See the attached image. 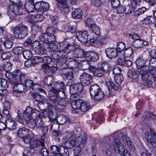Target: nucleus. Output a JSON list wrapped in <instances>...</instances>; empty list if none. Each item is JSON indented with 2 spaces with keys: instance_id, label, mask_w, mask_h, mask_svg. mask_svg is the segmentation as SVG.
Returning a JSON list of instances; mask_svg holds the SVG:
<instances>
[{
  "instance_id": "412c9836",
  "label": "nucleus",
  "mask_w": 156,
  "mask_h": 156,
  "mask_svg": "<svg viewBox=\"0 0 156 156\" xmlns=\"http://www.w3.org/2000/svg\"><path fill=\"white\" fill-rule=\"evenodd\" d=\"M147 141L154 147H156V133L155 132H152L146 136Z\"/></svg>"
},
{
  "instance_id": "680f3d73",
  "label": "nucleus",
  "mask_w": 156,
  "mask_h": 156,
  "mask_svg": "<svg viewBox=\"0 0 156 156\" xmlns=\"http://www.w3.org/2000/svg\"><path fill=\"white\" fill-rule=\"evenodd\" d=\"M111 6L114 9L118 8L120 5L119 0H111Z\"/></svg>"
},
{
  "instance_id": "423d86ee",
  "label": "nucleus",
  "mask_w": 156,
  "mask_h": 156,
  "mask_svg": "<svg viewBox=\"0 0 156 156\" xmlns=\"http://www.w3.org/2000/svg\"><path fill=\"white\" fill-rule=\"evenodd\" d=\"M28 27L23 24H20L14 27L13 32L15 37L19 39H23L27 36Z\"/></svg>"
},
{
  "instance_id": "58836bf2",
  "label": "nucleus",
  "mask_w": 156,
  "mask_h": 156,
  "mask_svg": "<svg viewBox=\"0 0 156 156\" xmlns=\"http://www.w3.org/2000/svg\"><path fill=\"white\" fill-rule=\"evenodd\" d=\"M146 62V60L142 58H139L136 61V64L137 67L138 68H143L145 66H144Z\"/></svg>"
},
{
  "instance_id": "c03bdc74",
  "label": "nucleus",
  "mask_w": 156,
  "mask_h": 156,
  "mask_svg": "<svg viewBox=\"0 0 156 156\" xmlns=\"http://www.w3.org/2000/svg\"><path fill=\"white\" fill-rule=\"evenodd\" d=\"M43 83L48 86H51L53 83V78L51 76H46L43 80Z\"/></svg>"
},
{
  "instance_id": "f704fd0d",
  "label": "nucleus",
  "mask_w": 156,
  "mask_h": 156,
  "mask_svg": "<svg viewBox=\"0 0 156 156\" xmlns=\"http://www.w3.org/2000/svg\"><path fill=\"white\" fill-rule=\"evenodd\" d=\"M68 103V101L65 99L59 98L58 99L57 102L55 104V106L64 108L66 107Z\"/></svg>"
},
{
  "instance_id": "1a4fd4ad",
  "label": "nucleus",
  "mask_w": 156,
  "mask_h": 156,
  "mask_svg": "<svg viewBox=\"0 0 156 156\" xmlns=\"http://www.w3.org/2000/svg\"><path fill=\"white\" fill-rule=\"evenodd\" d=\"M30 95L36 101H39V105L41 106L44 105L45 108L48 107H52V105L49 104L47 100L44 99V98L43 96L40 95L38 93L30 94Z\"/></svg>"
},
{
  "instance_id": "39448f33",
  "label": "nucleus",
  "mask_w": 156,
  "mask_h": 156,
  "mask_svg": "<svg viewBox=\"0 0 156 156\" xmlns=\"http://www.w3.org/2000/svg\"><path fill=\"white\" fill-rule=\"evenodd\" d=\"M90 96L94 100L99 101L103 99L105 94L97 84L92 85L89 88Z\"/></svg>"
},
{
  "instance_id": "c85d7f7f",
  "label": "nucleus",
  "mask_w": 156,
  "mask_h": 156,
  "mask_svg": "<svg viewBox=\"0 0 156 156\" xmlns=\"http://www.w3.org/2000/svg\"><path fill=\"white\" fill-rule=\"evenodd\" d=\"M147 44V42L142 40H135L132 42L133 47L136 48H140L144 47Z\"/></svg>"
},
{
  "instance_id": "3c124183",
  "label": "nucleus",
  "mask_w": 156,
  "mask_h": 156,
  "mask_svg": "<svg viewBox=\"0 0 156 156\" xmlns=\"http://www.w3.org/2000/svg\"><path fill=\"white\" fill-rule=\"evenodd\" d=\"M58 60L62 63H64L63 65L65 63L66 64L69 61H70V62H72L73 61V62L72 58H69L68 59L65 55H63L62 54H61V56L60 57Z\"/></svg>"
},
{
  "instance_id": "f8f14e48",
  "label": "nucleus",
  "mask_w": 156,
  "mask_h": 156,
  "mask_svg": "<svg viewBox=\"0 0 156 156\" xmlns=\"http://www.w3.org/2000/svg\"><path fill=\"white\" fill-rule=\"evenodd\" d=\"M80 82L82 85L83 84L88 85L92 81V77L90 75L83 73L80 76Z\"/></svg>"
},
{
  "instance_id": "4c0bfd02",
  "label": "nucleus",
  "mask_w": 156,
  "mask_h": 156,
  "mask_svg": "<svg viewBox=\"0 0 156 156\" xmlns=\"http://www.w3.org/2000/svg\"><path fill=\"white\" fill-rule=\"evenodd\" d=\"M40 153L42 156H49V152L47 149L45 147L44 143L42 142L41 145L40 146Z\"/></svg>"
},
{
  "instance_id": "603ef678",
  "label": "nucleus",
  "mask_w": 156,
  "mask_h": 156,
  "mask_svg": "<svg viewBox=\"0 0 156 156\" xmlns=\"http://www.w3.org/2000/svg\"><path fill=\"white\" fill-rule=\"evenodd\" d=\"M91 30L96 35H99L101 34L100 29L99 27L95 24L93 25L90 28Z\"/></svg>"
},
{
  "instance_id": "052dcab7",
  "label": "nucleus",
  "mask_w": 156,
  "mask_h": 156,
  "mask_svg": "<svg viewBox=\"0 0 156 156\" xmlns=\"http://www.w3.org/2000/svg\"><path fill=\"white\" fill-rule=\"evenodd\" d=\"M63 54L61 52L57 50L55 51L54 53L52 55V57L53 59L55 60H59L60 57L61 56V54Z\"/></svg>"
},
{
  "instance_id": "72a5a7b5",
  "label": "nucleus",
  "mask_w": 156,
  "mask_h": 156,
  "mask_svg": "<svg viewBox=\"0 0 156 156\" xmlns=\"http://www.w3.org/2000/svg\"><path fill=\"white\" fill-rule=\"evenodd\" d=\"M58 153L59 154H64L65 156H69V153L68 149L65 147L63 145H60L58 146Z\"/></svg>"
},
{
  "instance_id": "f257e3e1",
  "label": "nucleus",
  "mask_w": 156,
  "mask_h": 156,
  "mask_svg": "<svg viewBox=\"0 0 156 156\" xmlns=\"http://www.w3.org/2000/svg\"><path fill=\"white\" fill-rule=\"evenodd\" d=\"M117 133H115L111 135V137L114 139V144L112 143L108 144L105 147V151L107 153L108 152H111L112 150H114L115 151L118 150L119 154L121 156H130L127 150L125 149L122 144L120 142L119 139H114V136L116 135Z\"/></svg>"
},
{
  "instance_id": "b1692460",
  "label": "nucleus",
  "mask_w": 156,
  "mask_h": 156,
  "mask_svg": "<svg viewBox=\"0 0 156 156\" xmlns=\"http://www.w3.org/2000/svg\"><path fill=\"white\" fill-rule=\"evenodd\" d=\"M24 7L25 9L28 12H31L34 11L35 4L33 0H26Z\"/></svg>"
},
{
  "instance_id": "c756f323",
  "label": "nucleus",
  "mask_w": 156,
  "mask_h": 156,
  "mask_svg": "<svg viewBox=\"0 0 156 156\" xmlns=\"http://www.w3.org/2000/svg\"><path fill=\"white\" fill-rule=\"evenodd\" d=\"M54 88L52 90L56 92L63 90L65 88V84L62 82H56L54 85Z\"/></svg>"
},
{
  "instance_id": "79ce46f5",
  "label": "nucleus",
  "mask_w": 156,
  "mask_h": 156,
  "mask_svg": "<svg viewBox=\"0 0 156 156\" xmlns=\"http://www.w3.org/2000/svg\"><path fill=\"white\" fill-rule=\"evenodd\" d=\"M91 107V105L89 102H84L82 101L80 109L83 112H86Z\"/></svg>"
},
{
  "instance_id": "f3484780",
  "label": "nucleus",
  "mask_w": 156,
  "mask_h": 156,
  "mask_svg": "<svg viewBox=\"0 0 156 156\" xmlns=\"http://www.w3.org/2000/svg\"><path fill=\"white\" fill-rule=\"evenodd\" d=\"M76 38L82 43H85L89 41H87L88 32L85 30L83 32H76Z\"/></svg>"
},
{
  "instance_id": "49530a36",
  "label": "nucleus",
  "mask_w": 156,
  "mask_h": 156,
  "mask_svg": "<svg viewBox=\"0 0 156 156\" xmlns=\"http://www.w3.org/2000/svg\"><path fill=\"white\" fill-rule=\"evenodd\" d=\"M30 111L29 108H26L23 113V118L26 122L28 121L29 119L32 118L31 112H30Z\"/></svg>"
},
{
  "instance_id": "69168bd1",
  "label": "nucleus",
  "mask_w": 156,
  "mask_h": 156,
  "mask_svg": "<svg viewBox=\"0 0 156 156\" xmlns=\"http://www.w3.org/2000/svg\"><path fill=\"white\" fill-rule=\"evenodd\" d=\"M32 139L31 135L29 134H27V136L22 137V140L23 142L25 144L28 145Z\"/></svg>"
},
{
  "instance_id": "e433bc0d",
  "label": "nucleus",
  "mask_w": 156,
  "mask_h": 156,
  "mask_svg": "<svg viewBox=\"0 0 156 156\" xmlns=\"http://www.w3.org/2000/svg\"><path fill=\"white\" fill-rule=\"evenodd\" d=\"M42 62V58L40 56H35L33 59H32L31 60H28L26 61L25 63V65L26 66V65H28L29 63L35 64L41 62Z\"/></svg>"
},
{
  "instance_id": "a19ab883",
  "label": "nucleus",
  "mask_w": 156,
  "mask_h": 156,
  "mask_svg": "<svg viewBox=\"0 0 156 156\" xmlns=\"http://www.w3.org/2000/svg\"><path fill=\"white\" fill-rule=\"evenodd\" d=\"M82 102V101L80 100L73 101L71 103L72 108L74 109H80Z\"/></svg>"
},
{
  "instance_id": "e2e57ef3",
  "label": "nucleus",
  "mask_w": 156,
  "mask_h": 156,
  "mask_svg": "<svg viewBox=\"0 0 156 156\" xmlns=\"http://www.w3.org/2000/svg\"><path fill=\"white\" fill-rule=\"evenodd\" d=\"M41 6H42V1L37 2L35 4V9L37 11L43 12V9Z\"/></svg>"
},
{
  "instance_id": "774afa93",
  "label": "nucleus",
  "mask_w": 156,
  "mask_h": 156,
  "mask_svg": "<svg viewBox=\"0 0 156 156\" xmlns=\"http://www.w3.org/2000/svg\"><path fill=\"white\" fill-rule=\"evenodd\" d=\"M3 69L6 72L9 71L11 69L12 66L11 64L9 62L5 63L2 65Z\"/></svg>"
},
{
  "instance_id": "4d7b16f0",
  "label": "nucleus",
  "mask_w": 156,
  "mask_h": 156,
  "mask_svg": "<svg viewBox=\"0 0 156 156\" xmlns=\"http://www.w3.org/2000/svg\"><path fill=\"white\" fill-rule=\"evenodd\" d=\"M22 54L24 58L30 59L32 56L31 51L30 50H26L23 51Z\"/></svg>"
},
{
  "instance_id": "393cba45",
  "label": "nucleus",
  "mask_w": 156,
  "mask_h": 156,
  "mask_svg": "<svg viewBox=\"0 0 156 156\" xmlns=\"http://www.w3.org/2000/svg\"><path fill=\"white\" fill-rule=\"evenodd\" d=\"M52 62L50 63V65H46L45 68V72L48 76H51L52 74L57 70V68L55 66H52Z\"/></svg>"
},
{
  "instance_id": "9d476101",
  "label": "nucleus",
  "mask_w": 156,
  "mask_h": 156,
  "mask_svg": "<svg viewBox=\"0 0 156 156\" xmlns=\"http://www.w3.org/2000/svg\"><path fill=\"white\" fill-rule=\"evenodd\" d=\"M41 106L44 108L42 109H40L41 110L43 111V112H42L43 116L44 117H45L47 116H48V117L50 118V121L51 122V124L49 125V126L50 127V129H53V127L55 128V126H58V125L56 123H55V120H53V118L51 116V115L48 114V113H49L50 114H51L53 115V113L51 111L50 113H48L47 111H45V110L47 109L48 108L49 109L50 108H52L53 106L52 107H48L46 109L45 108L44 105Z\"/></svg>"
},
{
  "instance_id": "20e7f679",
  "label": "nucleus",
  "mask_w": 156,
  "mask_h": 156,
  "mask_svg": "<svg viewBox=\"0 0 156 156\" xmlns=\"http://www.w3.org/2000/svg\"><path fill=\"white\" fill-rule=\"evenodd\" d=\"M114 78L115 83L111 79H109L105 83L109 91L111 90L110 89L111 88L115 90L120 88L121 87L120 84L123 80L122 76L119 73L115 74L114 76Z\"/></svg>"
},
{
  "instance_id": "c9c22d12",
  "label": "nucleus",
  "mask_w": 156,
  "mask_h": 156,
  "mask_svg": "<svg viewBox=\"0 0 156 156\" xmlns=\"http://www.w3.org/2000/svg\"><path fill=\"white\" fill-rule=\"evenodd\" d=\"M128 76L131 79H136L139 75V71L137 70H129L127 73Z\"/></svg>"
},
{
  "instance_id": "0eeeda50",
  "label": "nucleus",
  "mask_w": 156,
  "mask_h": 156,
  "mask_svg": "<svg viewBox=\"0 0 156 156\" xmlns=\"http://www.w3.org/2000/svg\"><path fill=\"white\" fill-rule=\"evenodd\" d=\"M47 44L45 43L41 44L39 41H35L32 44V48L36 54L42 55L46 53Z\"/></svg>"
},
{
  "instance_id": "9b49d317",
  "label": "nucleus",
  "mask_w": 156,
  "mask_h": 156,
  "mask_svg": "<svg viewBox=\"0 0 156 156\" xmlns=\"http://www.w3.org/2000/svg\"><path fill=\"white\" fill-rule=\"evenodd\" d=\"M59 72L64 80H70L73 78V72L69 68H63L60 70Z\"/></svg>"
},
{
  "instance_id": "7c9ffc66",
  "label": "nucleus",
  "mask_w": 156,
  "mask_h": 156,
  "mask_svg": "<svg viewBox=\"0 0 156 156\" xmlns=\"http://www.w3.org/2000/svg\"><path fill=\"white\" fill-rule=\"evenodd\" d=\"M26 86L21 83H15L13 87V90L17 93H21L25 91Z\"/></svg>"
},
{
  "instance_id": "4be33fe9",
  "label": "nucleus",
  "mask_w": 156,
  "mask_h": 156,
  "mask_svg": "<svg viewBox=\"0 0 156 156\" xmlns=\"http://www.w3.org/2000/svg\"><path fill=\"white\" fill-rule=\"evenodd\" d=\"M57 5L59 9L63 10L66 13L69 12V8L66 4V0H56Z\"/></svg>"
},
{
  "instance_id": "6ab92c4d",
  "label": "nucleus",
  "mask_w": 156,
  "mask_h": 156,
  "mask_svg": "<svg viewBox=\"0 0 156 156\" xmlns=\"http://www.w3.org/2000/svg\"><path fill=\"white\" fill-rule=\"evenodd\" d=\"M105 53L107 56L110 59L116 57L118 55V52L116 48H109L105 50Z\"/></svg>"
},
{
  "instance_id": "5701e85b",
  "label": "nucleus",
  "mask_w": 156,
  "mask_h": 156,
  "mask_svg": "<svg viewBox=\"0 0 156 156\" xmlns=\"http://www.w3.org/2000/svg\"><path fill=\"white\" fill-rule=\"evenodd\" d=\"M83 51L80 48H75L73 50H70L69 53L73 55V57L83 58Z\"/></svg>"
},
{
  "instance_id": "a18cd8bd",
  "label": "nucleus",
  "mask_w": 156,
  "mask_h": 156,
  "mask_svg": "<svg viewBox=\"0 0 156 156\" xmlns=\"http://www.w3.org/2000/svg\"><path fill=\"white\" fill-rule=\"evenodd\" d=\"M47 48L50 51H59V45H57L54 43L52 42L48 44Z\"/></svg>"
},
{
  "instance_id": "a878e982",
  "label": "nucleus",
  "mask_w": 156,
  "mask_h": 156,
  "mask_svg": "<svg viewBox=\"0 0 156 156\" xmlns=\"http://www.w3.org/2000/svg\"><path fill=\"white\" fill-rule=\"evenodd\" d=\"M48 94L49 100L51 101L53 105L55 106V103L59 98L57 96V93L51 90L49 91Z\"/></svg>"
},
{
  "instance_id": "37998d69",
  "label": "nucleus",
  "mask_w": 156,
  "mask_h": 156,
  "mask_svg": "<svg viewBox=\"0 0 156 156\" xmlns=\"http://www.w3.org/2000/svg\"><path fill=\"white\" fill-rule=\"evenodd\" d=\"M29 108L31 110L30 112L32 119H37L38 117H39V116L41 114L39 110L35 108L32 109L31 107Z\"/></svg>"
},
{
  "instance_id": "0e129e2a",
  "label": "nucleus",
  "mask_w": 156,
  "mask_h": 156,
  "mask_svg": "<svg viewBox=\"0 0 156 156\" xmlns=\"http://www.w3.org/2000/svg\"><path fill=\"white\" fill-rule=\"evenodd\" d=\"M125 48V45L122 42H118L117 44V51L119 52H122L124 50Z\"/></svg>"
},
{
  "instance_id": "de8ad7c7",
  "label": "nucleus",
  "mask_w": 156,
  "mask_h": 156,
  "mask_svg": "<svg viewBox=\"0 0 156 156\" xmlns=\"http://www.w3.org/2000/svg\"><path fill=\"white\" fill-rule=\"evenodd\" d=\"M40 142L39 140L32 138L29 145L30 148H35L36 147L37 148L39 146Z\"/></svg>"
},
{
  "instance_id": "aec40b11",
  "label": "nucleus",
  "mask_w": 156,
  "mask_h": 156,
  "mask_svg": "<svg viewBox=\"0 0 156 156\" xmlns=\"http://www.w3.org/2000/svg\"><path fill=\"white\" fill-rule=\"evenodd\" d=\"M53 120H55V123H56L58 125V126H55V128H53V130H55L56 127H59V124L63 125L65 124L67 120V118L65 115L61 114L57 116L56 120L53 118Z\"/></svg>"
},
{
  "instance_id": "338daca9",
  "label": "nucleus",
  "mask_w": 156,
  "mask_h": 156,
  "mask_svg": "<svg viewBox=\"0 0 156 156\" xmlns=\"http://www.w3.org/2000/svg\"><path fill=\"white\" fill-rule=\"evenodd\" d=\"M99 59V55L94 51H92V54L90 61L92 62H95Z\"/></svg>"
},
{
  "instance_id": "09e8293b",
  "label": "nucleus",
  "mask_w": 156,
  "mask_h": 156,
  "mask_svg": "<svg viewBox=\"0 0 156 156\" xmlns=\"http://www.w3.org/2000/svg\"><path fill=\"white\" fill-rule=\"evenodd\" d=\"M101 68L105 72L108 73L110 72L112 70L111 65L108 63L103 62L101 65Z\"/></svg>"
},
{
  "instance_id": "4468645a",
  "label": "nucleus",
  "mask_w": 156,
  "mask_h": 156,
  "mask_svg": "<svg viewBox=\"0 0 156 156\" xmlns=\"http://www.w3.org/2000/svg\"><path fill=\"white\" fill-rule=\"evenodd\" d=\"M71 46V44L67 41L60 42L59 44V51L63 54L69 53L70 51L68 49Z\"/></svg>"
},
{
  "instance_id": "7ed1b4c3",
  "label": "nucleus",
  "mask_w": 156,
  "mask_h": 156,
  "mask_svg": "<svg viewBox=\"0 0 156 156\" xmlns=\"http://www.w3.org/2000/svg\"><path fill=\"white\" fill-rule=\"evenodd\" d=\"M87 140V135L83 133L82 136L77 137L75 139L66 141L65 143V146L68 149L73 148L76 145H83L86 144Z\"/></svg>"
},
{
  "instance_id": "bb28decb",
  "label": "nucleus",
  "mask_w": 156,
  "mask_h": 156,
  "mask_svg": "<svg viewBox=\"0 0 156 156\" xmlns=\"http://www.w3.org/2000/svg\"><path fill=\"white\" fill-rule=\"evenodd\" d=\"M90 69L93 72L94 75L99 77L102 76L105 74L104 71L101 68H95L94 67H91Z\"/></svg>"
},
{
  "instance_id": "6e6d98bb",
  "label": "nucleus",
  "mask_w": 156,
  "mask_h": 156,
  "mask_svg": "<svg viewBox=\"0 0 156 156\" xmlns=\"http://www.w3.org/2000/svg\"><path fill=\"white\" fill-rule=\"evenodd\" d=\"M79 64L81 65V67L85 69H88L90 67L89 62H87V61H81L79 62Z\"/></svg>"
},
{
  "instance_id": "ddd939ff",
  "label": "nucleus",
  "mask_w": 156,
  "mask_h": 156,
  "mask_svg": "<svg viewBox=\"0 0 156 156\" xmlns=\"http://www.w3.org/2000/svg\"><path fill=\"white\" fill-rule=\"evenodd\" d=\"M83 88V85L80 83L72 85L70 86V93L72 94L80 93L82 91Z\"/></svg>"
},
{
  "instance_id": "473e14b6",
  "label": "nucleus",
  "mask_w": 156,
  "mask_h": 156,
  "mask_svg": "<svg viewBox=\"0 0 156 156\" xmlns=\"http://www.w3.org/2000/svg\"><path fill=\"white\" fill-rule=\"evenodd\" d=\"M72 16L75 19H80L83 16V12L81 9H77L72 12Z\"/></svg>"
},
{
  "instance_id": "6e6552de",
  "label": "nucleus",
  "mask_w": 156,
  "mask_h": 156,
  "mask_svg": "<svg viewBox=\"0 0 156 156\" xmlns=\"http://www.w3.org/2000/svg\"><path fill=\"white\" fill-rule=\"evenodd\" d=\"M8 8V14L11 19H14L16 15L21 14L24 11L23 8L20 5L17 6L11 5L9 6Z\"/></svg>"
},
{
  "instance_id": "dca6fc26",
  "label": "nucleus",
  "mask_w": 156,
  "mask_h": 156,
  "mask_svg": "<svg viewBox=\"0 0 156 156\" xmlns=\"http://www.w3.org/2000/svg\"><path fill=\"white\" fill-rule=\"evenodd\" d=\"M89 43L92 46L98 48L105 44L104 38H92L89 40Z\"/></svg>"
},
{
  "instance_id": "13d9d810",
  "label": "nucleus",
  "mask_w": 156,
  "mask_h": 156,
  "mask_svg": "<svg viewBox=\"0 0 156 156\" xmlns=\"http://www.w3.org/2000/svg\"><path fill=\"white\" fill-rule=\"evenodd\" d=\"M124 144L129 147L131 151L134 152L136 151V149L133 147V143L129 139H128Z\"/></svg>"
},
{
  "instance_id": "bf43d9fd",
  "label": "nucleus",
  "mask_w": 156,
  "mask_h": 156,
  "mask_svg": "<svg viewBox=\"0 0 156 156\" xmlns=\"http://www.w3.org/2000/svg\"><path fill=\"white\" fill-rule=\"evenodd\" d=\"M36 126L38 128H41L44 125V122L42 119L40 117L36 119Z\"/></svg>"
},
{
  "instance_id": "8fccbe9b",
  "label": "nucleus",
  "mask_w": 156,
  "mask_h": 156,
  "mask_svg": "<svg viewBox=\"0 0 156 156\" xmlns=\"http://www.w3.org/2000/svg\"><path fill=\"white\" fill-rule=\"evenodd\" d=\"M134 52L133 49L131 47L126 48L124 52V56L125 58L130 57Z\"/></svg>"
},
{
  "instance_id": "f03ea898",
  "label": "nucleus",
  "mask_w": 156,
  "mask_h": 156,
  "mask_svg": "<svg viewBox=\"0 0 156 156\" xmlns=\"http://www.w3.org/2000/svg\"><path fill=\"white\" fill-rule=\"evenodd\" d=\"M57 30V29L55 27H48L46 30V33L40 36V40L46 44L54 42L56 39L55 34Z\"/></svg>"
},
{
  "instance_id": "864d4df0",
  "label": "nucleus",
  "mask_w": 156,
  "mask_h": 156,
  "mask_svg": "<svg viewBox=\"0 0 156 156\" xmlns=\"http://www.w3.org/2000/svg\"><path fill=\"white\" fill-rule=\"evenodd\" d=\"M26 122L28 126L31 128L33 129L36 126V119L31 118Z\"/></svg>"
},
{
  "instance_id": "2eb2a0df",
  "label": "nucleus",
  "mask_w": 156,
  "mask_h": 156,
  "mask_svg": "<svg viewBox=\"0 0 156 156\" xmlns=\"http://www.w3.org/2000/svg\"><path fill=\"white\" fill-rule=\"evenodd\" d=\"M2 124L4 126L2 127L3 130H5L6 127L9 130L14 129L16 128V125L15 122L12 119L8 118L5 121V123H2Z\"/></svg>"
},
{
  "instance_id": "a211bd4d",
  "label": "nucleus",
  "mask_w": 156,
  "mask_h": 156,
  "mask_svg": "<svg viewBox=\"0 0 156 156\" xmlns=\"http://www.w3.org/2000/svg\"><path fill=\"white\" fill-rule=\"evenodd\" d=\"M149 67L147 66L142 68L140 71V74L142 80L148 79L149 77L150 74L151 73V70L150 72L149 71Z\"/></svg>"
},
{
  "instance_id": "cd10ccee",
  "label": "nucleus",
  "mask_w": 156,
  "mask_h": 156,
  "mask_svg": "<svg viewBox=\"0 0 156 156\" xmlns=\"http://www.w3.org/2000/svg\"><path fill=\"white\" fill-rule=\"evenodd\" d=\"M25 75L21 73L20 70H16L14 71V77L15 80H19L21 82L25 81Z\"/></svg>"
},
{
  "instance_id": "2f4dec72",
  "label": "nucleus",
  "mask_w": 156,
  "mask_h": 156,
  "mask_svg": "<svg viewBox=\"0 0 156 156\" xmlns=\"http://www.w3.org/2000/svg\"><path fill=\"white\" fill-rule=\"evenodd\" d=\"M138 82L141 87L144 88L151 87L152 84V81L148 79L138 81Z\"/></svg>"
},
{
  "instance_id": "ea45409f",
  "label": "nucleus",
  "mask_w": 156,
  "mask_h": 156,
  "mask_svg": "<svg viewBox=\"0 0 156 156\" xmlns=\"http://www.w3.org/2000/svg\"><path fill=\"white\" fill-rule=\"evenodd\" d=\"M29 130L25 127L20 128L18 131L17 133L19 136L23 137L28 134Z\"/></svg>"
},
{
  "instance_id": "5fc2aeb1",
  "label": "nucleus",
  "mask_w": 156,
  "mask_h": 156,
  "mask_svg": "<svg viewBox=\"0 0 156 156\" xmlns=\"http://www.w3.org/2000/svg\"><path fill=\"white\" fill-rule=\"evenodd\" d=\"M12 51L15 54L21 55L22 54L23 48L21 47H15L13 48Z\"/></svg>"
}]
</instances>
